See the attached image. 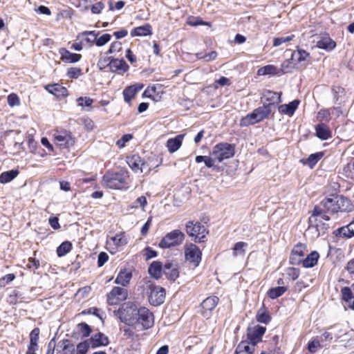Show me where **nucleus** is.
<instances>
[{
    "label": "nucleus",
    "instance_id": "1",
    "mask_svg": "<svg viewBox=\"0 0 354 354\" xmlns=\"http://www.w3.org/2000/svg\"><path fill=\"white\" fill-rule=\"evenodd\" d=\"M127 178L128 176L125 172H107L102 178V184L109 189H127L129 187Z\"/></svg>",
    "mask_w": 354,
    "mask_h": 354
},
{
    "label": "nucleus",
    "instance_id": "2",
    "mask_svg": "<svg viewBox=\"0 0 354 354\" xmlns=\"http://www.w3.org/2000/svg\"><path fill=\"white\" fill-rule=\"evenodd\" d=\"M321 205L328 211L333 213L351 210V205L346 198L342 196H331L322 201Z\"/></svg>",
    "mask_w": 354,
    "mask_h": 354
},
{
    "label": "nucleus",
    "instance_id": "3",
    "mask_svg": "<svg viewBox=\"0 0 354 354\" xmlns=\"http://www.w3.org/2000/svg\"><path fill=\"white\" fill-rule=\"evenodd\" d=\"M272 111V110L270 109V106L263 105L243 117L240 121V125L241 127H248L254 124L267 118Z\"/></svg>",
    "mask_w": 354,
    "mask_h": 354
},
{
    "label": "nucleus",
    "instance_id": "4",
    "mask_svg": "<svg viewBox=\"0 0 354 354\" xmlns=\"http://www.w3.org/2000/svg\"><path fill=\"white\" fill-rule=\"evenodd\" d=\"M138 306L131 301L124 303L122 307L118 310L117 314L122 322L129 325L135 324V320L138 310Z\"/></svg>",
    "mask_w": 354,
    "mask_h": 354
},
{
    "label": "nucleus",
    "instance_id": "5",
    "mask_svg": "<svg viewBox=\"0 0 354 354\" xmlns=\"http://www.w3.org/2000/svg\"><path fill=\"white\" fill-rule=\"evenodd\" d=\"M185 239L184 233L180 230H174L167 233L160 241V248L165 249L181 245Z\"/></svg>",
    "mask_w": 354,
    "mask_h": 354
},
{
    "label": "nucleus",
    "instance_id": "6",
    "mask_svg": "<svg viewBox=\"0 0 354 354\" xmlns=\"http://www.w3.org/2000/svg\"><path fill=\"white\" fill-rule=\"evenodd\" d=\"M234 153L235 148L233 145L221 142L214 147L211 155L214 156V158H217V162H221L234 156Z\"/></svg>",
    "mask_w": 354,
    "mask_h": 354
},
{
    "label": "nucleus",
    "instance_id": "7",
    "mask_svg": "<svg viewBox=\"0 0 354 354\" xmlns=\"http://www.w3.org/2000/svg\"><path fill=\"white\" fill-rule=\"evenodd\" d=\"M187 234L194 238L195 242H205L208 233L205 227L199 222L189 221L186 224Z\"/></svg>",
    "mask_w": 354,
    "mask_h": 354
},
{
    "label": "nucleus",
    "instance_id": "8",
    "mask_svg": "<svg viewBox=\"0 0 354 354\" xmlns=\"http://www.w3.org/2000/svg\"><path fill=\"white\" fill-rule=\"evenodd\" d=\"M185 258L187 261L197 267L201 261L202 252L199 248L194 243H187L184 246Z\"/></svg>",
    "mask_w": 354,
    "mask_h": 354
},
{
    "label": "nucleus",
    "instance_id": "9",
    "mask_svg": "<svg viewBox=\"0 0 354 354\" xmlns=\"http://www.w3.org/2000/svg\"><path fill=\"white\" fill-rule=\"evenodd\" d=\"M137 315L135 324L138 323L142 325L143 329H149L153 326L154 317L152 313L145 307H140L137 310Z\"/></svg>",
    "mask_w": 354,
    "mask_h": 354
},
{
    "label": "nucleus",
    "instance_id": "10",
    "mask_svg": "<svg viewBox=\"0 0 354 354\" xmlns=\"http://www.w3.org/2000/svg\"><path fill=\"white\" fill-rule=\"evenodd\" d=\"M147 288L150 290L149 300L152 305L158 306L165 301L166 292L164 288L152 283H149Z\"/></svg>",
    "mask_w": 354,
    "mask_h": 354
},
{
    "label": "nucleus",
    "instance_id": "11",
    "mask_svg": "<svg viewBox=\"0 0 354 354\" xmlns=\"http://www.w3.org/2000/svg\"><path fill=\"white\" fill-rule=\"evenodd\" d=\"M127 290L120 287H114L107 295L109 305H118L127 298Z\"/></svg>",
    "mask_w": 354,
    "mask_h": 354
},
{
    "label": "nucleus",
    "instance_id": "12",
    "mask_svg": "<svg viewBox=\"0 0 354 354\" xmlns=\"http://www.w3.org/2000/svg\"><path fill=\"white\" fill-rule=\"evenodd\" d=\"M53 136L56 144L61 148H68L75 144L71 133L66 131H56Z\"/></svg>",
    "mask_w": 354,
    "mask_h": 354
},
{
    "label": "nucleus",
    "instance_id": "13",
    "mask_svg": "<svg viewBox=\"0 0 354 354\" xmlns=\"http://www.w3.org/2000/svg\"><path fill=\"white\" fill-rule=\"evenodd\" d=\"M218 301L219 299L216 296L209 297L204 299L201 303V313L202 316L206 319L210 318L212 311L218 305Z\"/></svg>",
    "mask_w": 354,
    "mask_h": 354
},
{
    "label": "nucleus",
    "instance_id": "14",
    "mask_svg": "<svg viewBox=\"0 0 354 354\" xmlns=\"http://www.w3.org/2000/svg\"><path fill=\"white\" fill-rule=\"evenodd\" d=\"M281 93L266 90L262 93L261 100L263 105L270 106V109L272 110L275 104L281 102Z\"/></svg>",
    "mask_w": 354,
    "mask_h": 354
},
{
    "label": "nucleus",
    "instance_id": "15",
    "mask_svg": "<svg viewBox=\"0 0 354 354\" xmlns=\"http://www.w3.org/2000/svg\"><path fill=\"white\" fill-rule=\"evenodd\" d=\"M310 55L304 50L299 49L291 53V60L296 69L305 66L309 61Z\"/></svg>",
    "mask_w": 354,
    "mask_h": 354
},
{
    "label": "nucleus",
    "instance_id": "16",
    "mask_svg": "<svg viewBox=\"0 0 354 354\" xmlns=\"http://www.w3.org/2000/svg\"><path fill=\"white\" fill-rule=\"evenodd\" d=\"M306 252V246L303 243H298L294 247L290 257V263L292 265H299L304 259Z\"/></svg>",
    "mask_w": 354,
    "mask_h": 354
},
{
    "label": "nucleus",
    "instance_id": "17",
    "mask_svg": "<svg viewBox=\"0 0 354 354\" xmlns=\"http://www.w3.org/2000/svg\"><path fill=\"white\" fill-rule=\"evenodd\" d=\"M266 327L261 326H255L249 328L248 330V338L251 344H257L261 341L262 336L266 332Z\"/></svg>",
    "mask_w": 354,
    "mask_h": 354
},
{
    "label": "nucleus",
    "instance_id": "18",
    "mask_svg": "<svg viewBox=\"0 0 354 354\" xmlns=\"http://www.w3.org/2000/svg\"><path fill=\"white\" fill-rule=\"evenodd\" d=\"M163 273L167 278L175 281L179 276L178 264L176 261H167L163 266Z\"/></svg>",
    "mask_w": 354,
    "mask_h": 354
},
{
    "label": "nucleus",
    "instance_id": "19",
    "mask_svg": "<svg viewBox=\"0 0 354 354\" xmlns=\"http://www.w3.org/2000/svg\"><path fill=\"white\" fill-rule=\"evenodd\" d=\"M127 163L129 166L135 171H140L144 172L149 171V168L146 166L145 162L138 155H133L127 158Z\"/></svg>",
    "mask_w": 354,
    "mask_h": 354
},
{
    "label": "nucleus",
    "instance_id": "20",
    "mask_svg": "<svg viewBox=\"0 0 354 354\" xmlns=\"http://www.w3.org/2000/svg\"><path fill=\"white\" fill-rule=\"evenodd\" d=\"M109 68L113 73L122 74L129 69V65L124 59H113L109 62Z\"/></svg>",
    "mask_w": 354,
    "mask_h": 354
},
{
    "label": "nucleus",
    "instance_id": "21",
    "mask_svg": "<svg viewBox=\"0 0 354 354\" xmlns=\"http://www.w3.org/2000/svg\"><path fill=\"white\" fill-rule=\"evenodd\" d=\"M335 236L351 238L354 236V221L348 225L341 227L333 232Z\"/></svg>",
    "mask_w": 354,
    "mask_h": 354
},
{
    "label": "nucleus",
    "instance_id": "22",
    "mask_svg": "<svg viewBox=\"0 0 354 354\" xmlns=\"http://www.w3.org/2000/svg\"><path fill=\"white\" fill-rule=\"evenodd\" d=\"M88 346L95 348L101 346H106L109 344L108 337L103 333H98L95 334L88 340Z\"/></svg>",
    "mask_w": 354,
    "mask_h": 354
},
{
    "label": "nucleus",
    "instance_id": "23",
    "mask_svg": "<svg viewBox=\"0 0 354 354\" xmlns=\"http://www.w3.org/2000/svg\"><path fill=\"white\" fill-rule=\"evenodd\" d=\"M322 219L328 221L330 218L328 215L324 213L323 210L320 207H315L313 209L311 216L308 219L310 228L313 226L314 223H316V221L322 223Z\"/></svg>",
    "mask_w": 354,
    "mask_h": 354
},
{
    "label": "nucleus",
    "instance_id": "24",
    "mask_svg": "<svg viewBox=\"0 0 354 354\" xmlns=\"http://www.w3.org/2000/svg\"><path fill=\"white\" fill-rule=\"evenodd\" d=\"M144 85L142 84H136L129 86H127L123 91L124 100L127 102H129L134 96L137 94L138 91H140Z\"/></svg>",
    "mask_w": 354,
    "mask_h": 354
},
{
    "label": "nucleus",
    "instance_id": "25",
    "mask_svg": "<svg viewBox=\"0 0 354 354\" xmlns=\"http://www.w3.org/2000/svg\"><path fill=\"white\" fill-rule=\"evenodd\" d=\"M299 104V100H295L288 104H281L278 107L279 113L281 114L292 116Z\"/></svg>",
    "mask_w": 354,
    "mask_h": 354
},
{
    "label": "nucleus",
    "instance_id": "26",
    "mask_svg": "<svg viewBox=\"0 0 354 354\" xmlns=\"http://www.w3.org/2000/svg\"><path fill=\"white\" fill-rule=\"evenodd\" d=\"M315 132L316 136L322 140H326L332 138V132L330 129L324 123H320L315 127Z\"/></svg>",
    "mask_w": 354,
    "mask_h": 354
},
{
    "label": "nucleus",
    "instance_id": "27",
    "mask_svg": "<svg viewBox=\"0 0 354 354\" xmlns=\"http://www.w3.org/2000/svg\"><path fill=\"white\" fill-rule=\"evenodd\" d=\"M163 266L160 261H153L149 267V274L156 279H160L163 273Z\"/></svg>",
    "mask_w": 354,
    "mask_h": 354
},
{
    "label": "nucleus",
    "instance_id": "28",
    "mask_svg": "<svg viewBox=\"0 0 354 354\" xmlns=\"http://www.w3.org/2000/svg\"><path fill=\"white\" fill-rule=\"evenodd\" d=\"M183 134H180L174 138L169 139L167 142V147L170 153L176 152L182 145Z\"/></svg>",
    "mask_w": 354,
    "mask_h": 354
},
{
    "label": "nucleus",
    "instance_id": "29",
    "mask_svg": "<svg viewBox=\"0 0 354 354\" xmlns=\"http://www.w3.org/2000/svg\"><path fill=\"white\" fill-rule=\"evenodd\" d=\"M341 293L342 299L346 303L348 307L354 310V296L351 288L349 287H344L342 289Z\"/></svg>",
    "mask_w": 354,
    "mask_h": 354
},
{
    "label": "nucleus",
    "instance_id": "30",
    "mask_svg": "<svg viewBox=\"0 0 354 354\" xmlns=\"http://www.w3.org/2000/svg\"><path fill=\"white\" fill-rule=\"evenodd\" d=\"M46 89L50 93L57 97L65 96L67 95L66 88L62 86L59 84H48L45 86Z\"/></svg>",
    "mask_w": 354,
    "mask_h": 354
},
{
    "label": "nucleus",
    "instance_id": "31",
    "mask_svg": "<svg viewBox=\"0 0 354 354\" xmlns=\"http://www.w3.org/2000/svg\"><path fill=\"white\" fill-rule=\"evenodd\" d=\"M319 254L317 252L313 251L310 252L307 257L301 261L304 268H313L318 261Z\"/></svg>",
    "mask_w": 354,
    "mask_h": 354
},
{
    "label": "nucleus",
    "instance_id": "32",
    "mask_svg": "<svg viewBox=\"0 0 354 354\" xmlns=\"http://www.w3.org/2000/svg\"><path fill=\"white\" fill-rule=\"evenodd\" d=\"M335 42L328 36L322 37L317 42V46L326 50H331L335 47Z\"/></svg>",
    "mask_w": 354,
    "mask_h": 354
},
{
    "label": "nucleus",
    "instance_id": "33",
    "mask_svg": "<svg viewBox=\"0 0 354 354\" xmlns=\"http://www.w3.org/2000/svg\"><path fill=\"white\" fill-rule=\"evenodd\" d=\"M131 277L132 274L131 272L126 270H121L118 274L115 283L125 286L129 284Z\"/></svg>",
    "mask_w": 354,
    "mask_h": 354
},
{
    "label": "nucleus",
    "instance_id": "34",
    "mask_svg": "<svg viewBox=\"0 0 354 354\" xmlns=\"http://www.w3.org/2000/svg\"><path fill=\"white\" fill-rule=\"evenodd\" d=\"M106 243L109 245H113L118 248L125 245L127 243V239L123 234H120L109 238Z\"/></svg>",
    "mask_w": 354,
    "mask_h": 354
},
{
    "label": "nucleus",
    "instance_id": "35",
    "mask_svg": "<svg viewBox=\"0 0 354 354\" xmlns=\"http://www.w3.org/2000/svg\"><path fill=\"white\" fill-rule=\"evenodd\" d=\"M322 156L323 153L321 152L313 153L310 155L308 158L301 159L300 162L304 165H307L312 169L317 163V162L322 158Z\"/></svg>",
    "mask_w": 354,
    "mask_h": 354
},
{
    "label": "nucleus",
    "instance_id": "36",
    "mask_svg": "<svg viewBox=\"0 0 354 354\" xmlns=\"http://www.w3.org/2000/svg\"><path fill=\"white\" fill-rule=\"evenodd\" d=\"M61 54L62 59L68 63L77 62L80 61L82 57L80 54L72 53L66 49H62Z\"/></svg>",
    "mask_w": 354,
    "mask_h": 354
},
{
    "label": "nucleus",
    "instance_id": "37",
    "mask_svg": "<svg viewBox=\"0 0 354 354\" xmlns=\"http://www.w3.org/2000/svg\"><path fill=\"white\" fill-rule=\"evenodd\" d=\"M152 34L151 26L149 24H145L142 26L135 28L131 32L132 37L135 36H147Z\"/></svg>",
    "mask_w": 354,
    "mask_h": 354
},
{
    "label": "nucleus",
    "instance_id": "38",
    "mask_svg": "<svg viewBox=\"0 0 354 354\" xmlns=\"http://www.w3.org/2000/svg\"><path fill=\"white\" fill-rule=\"evenodd\" d=\"M62 349L60 351V354H78L76 351L75 345L68 339H64L61 342Z\"/></svg>",
    "mask_w": 354,
    "mask_h": 354
},
{
    "label": "nucleus",
    "instance_id": "39",
    "mask_svg": "<svg viewBox=\"0 0 354 354\" xmlns=\"http://www.w3.org/2000/svg\"><path fill=\"white\" fill-rule=\"evenodd\" d=\"M18 174L19 171L17 169L4 171L0 175V183L2 184L8 183L15 178Z\"/></svg>",
    "mask_w": 354,
    "mask_h": 354
},
{
    "label": "nucleus",
    "instance_id": "40",
    "mask_svg": "<svg viewBox=\"0 0 354 354\" xmlns=\"http://www.w3.org/2000/svg\"><path fill=\"white\" fill-rule=\"evenodd\" d=\"M255 346V344H251L250 342H241L239 344L236 349V353H241L245 352L248 354H252L254 351Z\"/></svg>",
    "mask_w": 354,
    "mask_h": 354
},
{
    "label": "nucleus",
    "instance_id": "41",
    "mask_svg": "<svg viewBox=\"0 0 354 354\" xmlns=\"http://www.w3.org/2000/svg\"><path fill=\"white\" fill-rule=\"evenodd\" d=\"M259 75H279V70L273 65H267L266 66L260 68L257 71Z\"/></svg>",
    "mask_w": 354,
    "mask_h": 354
},
{
    "label": "nucleus",
    "instance_id": "42",
    "mask_svg": "<svg viewBox=\"0 0 354 354\" xmlns=\"http://www.w3.org/2000/svg\"><path fill=\"white\" fill-rule=\"evenodd\" d=\"M329 228V224L326 223V221L324 219H322V223H319V221H316V223H314L313 226L310 228L308 227L309 230L315 229L317 232V235L324 234L326 230Z\"/></svg>",
    "mask_w": 354,
    "mask_h": 354
},
{
    "label": "nucleus",
    "instance_id": "43",
    "mask_svg": "<svg viewBox=\"0 0 354 354\" xmlns=\"http://www.w3.org/2000/svg\"><path fill=\"white\" fill-rule=\"evenodd\" d=\"M286 290L287 288L284 286H277L270 288L268 292V295L270 298L274 299L281 296Z\"/></svg>",
    "mask_w": 354,
    "mask_h": 354
},
{
    "label": "nucleus",
    "instance_id": "44",
    "mask_svg": "<svg viewBox=\"0 0 354 354\" xmlns=\"http://www.w3.org/2000/svg\"><path fill=\"white\" fill-rule=\"evenodd\" d=\"M322 347L321 341L318 337L313 338V339L308 342L307 348L310 354H315L319 348Z\"/></svg>",
    "mask_w": 354,
    "mask_h": 354
},
{
    "label": "nucleus",
    "instance_id": "45",
    "mask_svg": "<svg viewBox=\"0 0 354 354\" xmlns=\"http://www.w3.org/2000/svg\"><path fill=\"white\" fill-rule=\"evenodd\" d=\"M72 249V244L69 241L63 242L57 248V254L59 257H63Z\"/></svg>",
    "mask_w": 354,
    "mask_h": 354
},
{
    "label": "nucleus",
    "instance_id": "46",
    "mask_svg": "<svg viewBox=\"0 0 354 354\" xmlns=\"http://www.w3.org/2000/svg\"><path fill=\"white\" fill-rule=\"evenodd\" d=\"M247 245L248 244L243 241L236 243L233 248V256H243L245 254V248Z\"/></svg>",
    "mask_w": 354,
    "mask_h": 354
},
{
    "label": "nucleus",
    "instance_id": "47",
    "mask_svg": "<svg viewBox=\"0 0 354 354\" xmlns=\"http://www.w3.org/2000/svg\"><path fill=\"white\" fill-rule=\"evenodd\" d=\"M97 35L95 31H84L81 32L79 37L86 36L84 41L88 44H93L95 43Z\"/></svg>",
    "mask_w": 354,
    "mask_h": 354
},
{
    "label": "nucleus",
    "instance_id": "48",
    "mask_svg": "<svg viewBox=\"0 0 354 354\" xmlns=\"http://www.w3.org/2000/svg\"><path fill=\"white\" fill-rule=\"evenodd\" d=\"M294 69H296L295 66H294L293 63H292L291 58L285 61L281 66L279 70V73H291Z\"/></svg>",
    "mask_w": 354,
    "mask_h": 354
},
{
    "label": "nucleus",
    "instance_id": "49",
    "mask_svg": "<svg viewBox=\"0 0 354 354\" xmlns=\"http://www.w3.org/2000/svg\"><path fill=\"white\" fill-rule=\"evenodd\" d=\"M77 328L78 331L81 333L82 337H88L91 333V329L90 326L84 322L79 324L77 325Z\"/></svg>",
    "mask_w": 354,
    "mask_h": 354
},
{
    "label": "nucleus",
    "instance_id": "50",
    "mask_svg": "<svg viewBox=\"0 0 354 354\" xmlns=\"http://www.w3.org/2000/svg\"><path fill=\"white\" fill-rule=\"evenodd\" d=\"M77 105L84 107H91L93 100L88 97H80L77 100Z\"/></svg>",
    "mask_w": 354,
    "mask_h": 354
},
{
    "label": "nucleus",
    "instance_id": "51",
    "mask_svg": "<svg viewBox=\"0 0 354 354\" xmlns=\"http://www.w3.org/2000/svg\"><path fill=\"white\" fill-rule=\"evenodd\" d=\"M317 119L319 121H329L330 120V111L328 109H322L317 113Z\"/></svg>",
    "mask_w": 354,
    "mask_h": 354
},
{
    "label": "nucleus",
    "instance_id": "52",
    "mask_svg": "<svg viewBox=\"0 0 354 354\" xmlns=\"http://www.w3.org/2000/svg\"><path fill=\"white\" fill-rule=\"evenodd\" d=\"M111 36L110 34L106 33L102 35L101 37H96L95 44L97 46H103L111 40Z\"/></svg>",
    "mask_w": 354,
    "mask_h": 354
},
{
    "label": "nucleus",
    "instance_id": "53",
    "mask_svg": "<svg viewBox=\"0 0 354 354\" xmlns=\"http://www.w3.org/2000/svg\"><path fill=\"white\" fill-rule=\"evenodd\" d=\"M147 201L145 196H140L138 197L135 202L132 204L131 208H138L141 207L142 209H144L145 207L147 205Z\"/></svg>",
    "mask_w": 354,
    "mask_h": 354
},
{
    "label": "nucleus",
    "instance_id": "54",
    "mask_svg": "<svg viewBox=\"0 0 354 354\" xmlns=\"http://www.w3.org/2000/svg\"><path fill=\"white\" fill-rule=\"evenodd\" d=\"M39 329L35 328L30 334V344L37 346V342L39 339Z\"/></svg>",
    "mask_w": 354,
    "mask_h": 354
},
{
    "label": "nucleus",
    "instance_id": "55",
    "mask_svg": "<svg viewBox=\"0 0 354 354\" xmlns=\"http://www.w3.org/2000/svg\"><path fill=\"white\" fill-rule=\"evenodd\" d=\"M7 100H8V104H9V106H10L12 107L15 106H18L20 104L19 98L15 93L10 94L8 96Z\"/></svg>",
    "mask_w": 354,
    "mask_h": 354
},
{
    "label": "nucleus",
    "instance_id": "56",
    "mask_svg": "<svg viewBox=\"0 0 354 354\" xmlns=\"http://www.w3.org/2000/svg\"><path fill=\"white\" fill-rule=\"evenodd\" d=\"M333 92L335 95V102H342V95L344 93V89L342 87L337 86L333 88Z\"/></svg>",
    "mask_w": 354,
    "mask_h": 354
},
{
    "label": "nucleus",
    "instance_id": "57",
    "mask_svg": "<svg viewBox=\"0 0 354 354\" xmlns=\"http://www.w3.org/2000/svg\"><path fill=\"white\" fill-rule=\"evenodd\" d=\"M293 37H294L293 35H290V36L274 38L273 40V46H279L281 44H282L283 43L290 41L292 39Z\"/></svg>",
    "mask_w": 354,
    "mask_h": 354
},
{
    "label": "nucleus",
    "instance_id": "58",
    "mask_svg": "<svg viewBox=\"0 0 354 354\" xmlns=\"http://www.w3.org/2000/svg\"><path fill=\"white\" fill-rule=\"evenodd\" d=\"M270 319L269 315L264 311L261 312L259 310L257 315V319L261 323L268 324Z\"/></svg>",
    "mask_w": 354,
    "mask_h": 354
},
{
    "label": "nucleus",
    "instance_id": "59",
    "mask_svg": "<svg viewBox=\"0 0 354 354\" xmlns=\"http://www.w3.org/2000/svg\"><path fill=\"white\" fill-rule=\"evenodd\" d=\"M217 53L216 51H212L205 55H202L201 53L197 54L198 59H203L205 62H209L216 59Z\"/></svg>",
    "mask_w": 354,
    "mask_h": 354
},
{
    "label": "nucleus",
    "instance_id": "60",
    "mask_svg": "<svg viewBox=\"0 0 354 354\" xmlns=\"http://www.w3.org/2000/svg\"><path fill=\"white\" fill-rule=\"evenodd\" d=\"M132 138L133 136L131 134H124L120 140L116 142V145L120 148H122L124 147L127 142L132 139Z\"/></svg>",
    "mask_w": 354,
    "mask_h": 354
},
{
    "label": "nucleus",
    "instance_id": "61",
    "mask_svg": "<svg viewBox=\"0 0 354 354\" xmlns=\"http://www.w3.org/2000/svg\"><path fill=\"white\" fill-rule=\"evenodd\" d=\"M121 49H122L121 42L115 41L111 44L109 50L106 52V54L109 55V54L114 53L115 52H119Z\"/></svg>",
    "mask_w": 354,
    "mask_h": 354
},
{
    "label": "nucleus",
    "instance_id": "62",
    "mask_svg": "<svg viewBox=\"0 0 354 354\" xmlns=\"http://www.w3.org/2000/svg\"><path fill=\"white\" fill-rule=\"evenodd\" d=\"M81 73L82 70L80 68H71L68 71V75L71 78H77Z\"/></svg>",
    "mask_w": 354,
    "mask_h": 354
},
{
    "label": "nucleus",
    "instance_id": "63",
    "mask_svg": "<svg viewBox=\"0 0 354 354\" xmlns=\"http://www.w3.org/2000/svg\"><path fill=\"white\" fill-rule=\"evenodd\" d=\"M109 259L108 254L102 252L98 255L97 264L99 267H102L107 261Z\"/></svg>",
    "mask_w": 354,
    "mask_h": 354
},
{
    "label": "nucleus",
    "instance_id": "64",
    "mask_svg": "<svg viewBox=\"0 0 354 354\" xmlns=\"http://www.w3.org/2000/svg\"><path fill=\"white\" fill-rule=\"evenodd\" d=\"M151 221H152V217L150 216L148 218L147 222L145 223V224L142 226V227L141 228V234L142 236H146L149 232V230L151 227Z\"/></svg>",
    "mask_w": 354,
    "mask_h": 354
}]
</instances>
